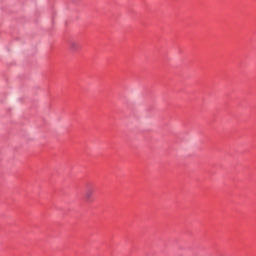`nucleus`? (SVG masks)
Here are the masks:
<instances>
[{"label":"nucleus","mask_w":256,"mask_h":256,"mask_svg":"<svg viewBox=\"0 0 256 256\" xmlns=\"http://www.w3.org/2000/svg\"><path fill=\"white\" fill-rule=\"evenodd\" d=\"M93 195H95V189L93 188H88L85 192V199L86 201H91V199H93Z\"/></svg>","instance_id":"1"},{"label":"nucleus","mask_w":256,"mask_h":256,"mask_svg":"<svg viewBox=\"0 0 256 256\" xmlns=\"http://www.w3.org/2000/svg\"><path fill=\"white\" fill-rule=\"evenodd\" d=\"M70 49L71 51H77V49H79V43H77L76 41H72L70 43Z\"/></svg>","instance_id":"2"}]
</instances>
